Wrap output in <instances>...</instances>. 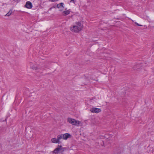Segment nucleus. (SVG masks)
<instances>
[{
  "instance_id": "obj_1",
  "label": "nucleus",
  "mask_w": 154,
  "mask_h": 154,
  "mask_svg": "<svg viewBox=\"0 0 154 154\" xmlns=\"http://www.w3.org/2000/svg\"><path fill=\"white\" fill-rule=\"evenodd\" d=\"M65 148L63 147L62 146L58 145L57 147L53 151L54 154H60L64 151Z\"/></svg>"
},
{
  "instance_id": "obj_2",
  "label": "nucleus",
  "mask_w": 154,
  "mask_h": 154,
  "mask_svg": "<svg viewBox=\"0 0 154 154\" xmlns=\"http://www.w3.org/2000/svg\"><path fill=\"white\" fill-rule=\"evenodd\" d=\"M90 111L92 113H98L101 111V110L99 108L94 107L90 109Z\"/></svg>"
},
{
  "instance_id": "obj_3",
  "label": "nucleus",
  "mask_w": 154,
  "mask_h": 154,
  "mask_svg": "<svg viewBox=\"0 0 154 154\" xmlns=\"http://www.w3.org/2000/svg\"><path fill=\"white\" fill-rule=\"evenodd\" d=\"M68 121L73 125H75L77 123V121L76 120L70 118H68Z\"/></svg>"
},
{
  "instance_id": "obj_4",
  "label": "nucleus",
  "mask_w": 154,
  "mask_h": 154,
  "mask_svg": "<svg viewBox=\"0 0 154 154\" xmlns=\"http://www.w3.org/2000/svg\"><path fill=\"white\" fill-rule=\"evenodd\" d=\"M83 28V23L78 22V32L81 31Z\"/></svg>"
},
{
  "instance_id": "obj_5",
  "label": "nucleus",
  "mask_w": 154,
  "mask_h": 154,
  "mask_svg": "<svg viewBox=\"0 0 154 154\" xmlns=\"http://www.w3.org/2000/svg\"><path fill=\"white\" fill-rule=\"evenodd\" d=\"M25 7L28 9H31L32 7V3L30 1L27 2L25 5Z\"/></svg>"
},
{
  "instance_id": "obj_6",
  "label": "nucleus",
  "mask_w": 154,
  "mask_h": 154,
  "mask_svg": "<svg viewBox=\"0 0 154 154\" xmlns=\"http://www.w3.org/2000/svg\"><path fill=\"white\" fill-rule=\"evenodd\" d=\"M71 137V135L68 133H66L63 134V138L65 140H67L69 138Z\"/></svg>"
},
{
  "instance_id": "obj_7",
  "label": "nucleus",
  "mask_w": 154,
  "mask_h": 154,
  "mask_svg": "<svg viewBox=\"0 0 154 154\" xmlns=\"http://www.w3.org/2000/svg\"><path fill=\"white\" fill-rule=\"evenodd\" d=\"M71 31L74 32H77V26L73 25L72 27H70Z\"/></svg>"
},
{
  "instance_id": "obj_8",
  "label": "nucleus",
  "mask_w": 154,
  "mask_h": 154,
  "mask_svg": "<svg viewBox=\"0 0 154 154\" xmlns=\"http://www.w3.org/2000/svg\"><path fill=\"white\" fill-rule=\"evenodd\" d=\"M63 138V134L60 135H58L57 137V139L59 143V144H60L61 143V142L60 141V139Z\"/></svg>"
},
{
  "instance_id": "obj_9",
  "label": "nucleus",
  "mask_w": 154,
  "mask_h": 154,
  "mask_svg": "<svg viewBox=\"0 0 154 154\" xmlns=\"http://www.w3.org/2000/svg\"><path fill=\"white\" fill-rule=\"evenodd\" d=\"M63 3H60L57 5V7L59 8H63Z\"/></svg>"
},
{
  "instance_id": "obj_10",
  "label": "nucleus",
  "mask_w": 154,
  "mask_h": 154,
  "mask_svg": "<svg viewBox=\"0 0 154 154\" xmlns=\"http://www.w3.org/2000/svg\"><path fill=\"white\" fill-rule=\"evenodd\" d=\"M51 142L54 143H57L59 144V143L57 139L56 138H53L51 139Z\"/></svg>"
},
{
  "instance_id": "obj_11",
  "label": "nucleus",
  "mask_w": 154,
  "mask_h": 154,
  "mask_svg": "<svg viewBox=\"0 0 154 154\" xmlns=\"http://www.w3.org/2000/svg\"><path fill=\"white\" fill-rule=\"evenodd\" d=\"M12 11V9H10L9 11L5 15V16H9L11 14Z\"/></svg>"
},
{
  "instance_id": "obj_12",
  "label": "nucleus",
  "mask_w": 154,
  "mask_h": 154,
  "mask_svg": "<svg viewBox=\"0 0 154 154\" xmlns=\"http://www.w3.org/2000/svg\"><path fill=\"white\" fill-rule=\"evenodd\" d=\"M63 12L65 14V15H67L69 14V11L68 10L63 11Z\"/></svg>"
},
{
  "instance_id": "obj_13",
  "label": "nucleus",
  "mask_w": 154,
  "mask_h": 154,
  "mask_svg": "<svg viewBox=\"0 0 154 154\" xmlns=\"http://www.w3.org/2000/svg\"><path fill=\"white\" fill-rule=\"evenodd\" d=\"M32 68L33 69L35 70H37L38 69V68L37 67H36L34 66H33L32 67Z\"/></svg>"
},
{
  "instance_id": "obj_14",
  "label": "nucleus",
  "mask_w": 154,
  "mask_h": 154,
  "mask_svg": "<svg viewBox=\"0 0 154 154\" xmlns=\"http://www.w3.org/2000/svg\"><path fill=\"white\" fill-rule=\"evenodd\" d=\"M4 131V129L3 128L0 127V133L3 132Z\"/></svg>"
},
{
  "instance_id": "obj_15",
  "label": "nucleus",
  "mask_w": 154,
  "mask_h": 154,
  "mask_svg": "<svg viewBox=\"0 0 154 154\" xmlns=\"http://www.w3.org/2000/svg\"><path fill=\"white\" fill-rule=\"evenodd\" d=\"M135 24L137 25V26H143V25H142L139 24L138 23H137V22H135Z\"/></svg>"
},
{
  "instance_id": "obj_16",
  "label": "nucleus",
  "mask_w": 154,
  "mask_h": 154,
  "mask_svg": "<svg viewBox=\"0 0 154 154\" xmlns=\"http://www.w3.org/2000/svg\"><path fill=\"white\" fill-rule=\"evenodd\" d=\"M76 0H71L70 1V2L73 3H75V2H76Z\"/></svg>"
},
{
  "instance_id": "obj_17",
  "label": "nucleus",
  "mask_w": 154,
  "mask_h": 154,
  "mask_svg": "<svg viewBox=\"0 0 154 154\" xmlns=\"http://www.w3.org/2000/svg\"><path fill=\"white\" fill-rule=\"evenodd\" d=\"M81 122L80 121H78V126L81 124Z\"/></svg>"
},
{
  "instance_id": "obj_18",
  "label": "nucleus",
  "mask_w": 154,
  "mask_h": 154,
  "mask_svg": "<svg viewBox=\"0 0 154 154\" xmlns=\"http://www.w3.org/2000/svg\"><path fill=\"white\" fill-rule=\"evenodd\" d=\"M14 2H17V3L20 0H13Z\"/></svg>"
},
{
  "instance_id": "obj_19",
  "label": "nucleus",
  "mask_w": 154,
  "mask_h": 154,
  "mask_svg": "<svg viewBox=\"0 0 154 154\" xmlns=\"http://www.w3.org/2000/svg\"><path fill=\"white\" fill-rule=\"evenodd\" d=\"M57 7V6H53V7H52V8H56Z\"/></svg>"
},
{
  "instance_id": "obj_20",
  "label": "nucleus",
  "mask_w": 154,
  "mask_h": 154,
  "mask_svg": "<svg viewBox=\"0 0 154 154\" xmlns=\"http://www.w3.org/2000/svg\"><path fill=\"white\" fill-rule=\"evenodd\" d=\"M52 8H53L51 7V8H49V10L50 11V10H51Z\"/></svg>"
},
{
  "instance_id": "obj_21",
  "label": "nucleus",
  "mask_w": 154,
  "mask_h": 154,
  "mask_svg": "<svg viewBox=\"0 0 154 154\" xmlns=\"http://www.w3.org/2000/svg\"><path fill=\"white\" fill-rule=\"evenodd\" d=\"M45 68H47V66H45Z\"/></svg>"
},
{
  "instance_id": "obj_22",
  "label": "nucleus",
  "mask_w": 154,
  "mask_h": 154,
  "mask_svg": "<svg viewBox=\"0 0 154 154\" xmlns=\"http://www.w3.org/2000/svg\"><path fill=\"white\" fill-rule=\"evenodd\" d=\"M137 65H136L135 66H134V68H135V67L137 66Z\"/></svg>"
},
{
  "instance_id": "obj_23",
  "label": "nucleus",
  "mask_w": 154,
  "mask_h": 154,
  "mask_svg": "<svg viewBox=\"0 0 154 154\" xmlns=\"http://www.w3.org/2000/svg\"><path fill=\"white\" fill-rule=\"evenodd\" d=\"M42 70H43V69H44V68H42Z\"/></svg>"
},
{
  "instance_id": "obj_24",
  "label": "nucleus",
  "mask_w": 154,
  "mask_h": 154,
  "mask_svg": "<svg viewBox=\"0 0 154 154\" xmlns=\"http://www.w3.org/2000/svg\"><path fill=\"white\" fill-rule=\"evenodd\" d=\"M6 119H7V118H6L5 119V121H6Z\"/></svg>"
},
{
  "instance_id": "obj_25",
  "label": "nucleus",
  "mask_w": 154,
  "mask_h": 154,
  "mask_svg": "<svg viewBox=\"0 0 154 154\" xmlns=\"http://www.w3.org/2000/svg\"><path fill=\"white\" fill-rule=\"evenodd\" d=\"M153 74H154V71H153Z\"/></svg>"
},
{
  "instance_id": "obj_26",
  "label": "nucleus",
  "mask_w": 154,
  "mask_h": 154,
  "mask_svg": "<svg viewBox=\"0 0 154 154\" xmlns=\"http://www.w3.org/2000/svg\"><path fill=\"white\" fill-rule=\"evenodd\" d=\"M76 23V24H77V23L76 22V23Z\"/></svg>"
}]
</instances>
